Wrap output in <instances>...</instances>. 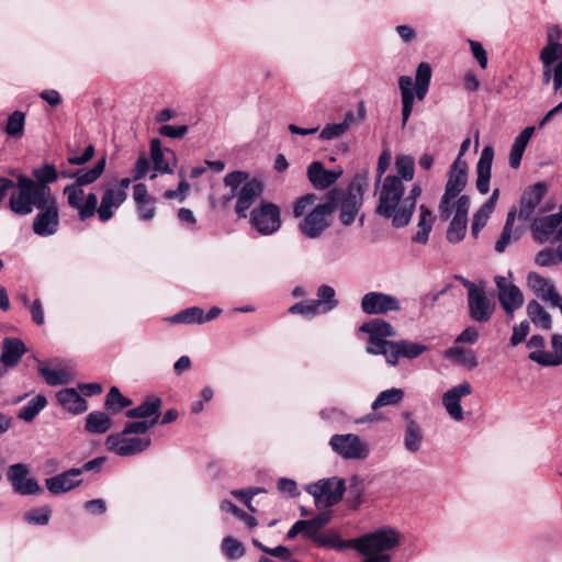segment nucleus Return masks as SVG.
<instances>
[{
    "instance_id": "f257e3e1",
    "label": "nucleus",
    "mask_w": 562,
    "mask_h": 562,
    "mask_svg": "<svg viewBox=\"0 0 562 562\" xmlns=\"http://www.w3.org/2000/svg\"><path fill=\"white\" fill-rule=\"evenodd\" d=\"M359 330L368 334L367 353L384 356L390 367H396L401 358L414 360L428 350V346L408 339L389 340V337L396 335V330L382 318L363 323Z\"/></svg>"
},
{
    "instance_id": "f03ea898",
    "label": "nucleus",
    "mask_w": 562,
    "mask_h": 562,
    "mask_svg": "<svg viewBox=\"0 0 562 562\" xmlns=\"http://www.w3.org/2000/svg\"><path fill=\"white\" fill-rule=\"evenodd\" d=\"M104 169L105 158H102L88 170L70 171L64 169L60 171L61 178L75 180L64 188L63 193L67 199L68 206L75 210L77 215L87 216L91 214L95 203H98V195L94 192L86 193L83 187L94 183L102 176Z\"/></svg>"
},
{
    "instance_id": "7ed1b4c3",
    "label": "nucleus",
    "mask_w": 562,
    "mask_h": 562,
    "mask_svg": "<svg viewBox=\"0 0 562 562\" xmlns=\"http://www.w3.org/2000/svg\"><path fill=\"white\" fill-rule=\"evenodd\" d=\"M369 179L367 175H357L348 188H334L326 194L327 205L331 214L338 211V218L345 226H350L363 205V196L368 190Z\"/></svg>"
},
{
    "instance_id": "20e7f679",
    "label": "nucleus",
    "mask_w": 562,
    "mask_h": 562,
    "mask_svg": "<svg viewBox=\"0 0 562 562\" xmlns=\"http://www.w3.org/2000/svg\"><path fill=\"white\" fill-rule=\"evenodd\" d=\"M378 194V204L375 213L386 220H390L395 228L407 226L406 218L402 216V204L404 201L405 186L402 180L394 175H387L375 184Z\"/></svg>"
},
{
    "instance_id": "39448f33",
    "label": "nucleus",
    "mask_w": 562,
    "mask_h": 562,
    "mask_svg": "<svg viewBox=\"0 0 562 562\" xmlns=\"http://www.w3.org/2000/svg\"><path fill=\"white\" fill-rule=\"evenodd\" d=\"M55 199L49 186L35 183L33 179L20 175L16 190L11 193L9 199V207L13 213L24 216L31 214L34 209H43Z\"/></svg>"
},
{
    "instance_id": "423d86ee",
    "label": "nucleus",
    "mask_w": 562,
    "mask_h": 562,
    "mask_svg": "<svg viewBox=\"0 0 562 562\" xmlns=\"http://www.w3.org/2000/svg\"><path fill=\"white\" fill-rule=\"evenodd\" d=\"M398 543L400 533L384 527L351 540L348 546L366 557L362 562H390L391 555L385 551L396 548Z\"/></svg>"
},
{
    "instance_id": "0eeeda50",
    "label": "nucleus",
    "mask_w": 562,
    "mask_h": 562,
    "mask_svg": "<svg viewBox=\"0 0 562 562\" xmlns=\"http://www.w3.org/2000/svg\"><path fill=\"white\" fill-rule=\"evenodd\" d=\"M467 182L468 164L460 159V157H457L450 166L445 193L442 194L438 205L439 218L442 222L448 221L452 215L453 202L461 196L460 194L464 190Z\"/></svg>"
},
{
    "instance_id": "6e6552de",
    "label": "nucleus",
    "mask_w": 562,
    "mask_h": 562,
    "mask_svg": "<svg viewBox=\"0 0 562 562\" xmlns=\"http://www.w3.org/2000/svg\"><path fill=\"white\" fill-rule=\"evenodd\" d=\"M371 488V480L367 476L355 474L348 480L337 476L318 480L304 486L305 492H364Z\"/></svg>"
},
{
    "instance_id": "1a4fd4ad",
    "label": "nucleus",
    "mask_w": 562,
    "mask_h": 562,
    "mask_svg": "<svg viewBox=\"0 0 562 562\" xmlns=\"http://www.w3.org/2000/svg\"><path fill=\"white\" fill-rule=\"evenodd\" d=\"M331 209L327 202L314 205L299 224V231L310 239L319 238L330 226Z\"/></svg>"
},
{
    "instance_id": "9d476101",
    "label": "nucleus",
    "mask_w": 562,
    "mask_h": 562,
    "mask_svg": "<svg viewBox=\"0 0 562 562\" xmlns=\"http://www.w3.org/2000/svg\"><path fill=\"white\" fill-rule=\"evenodd\" d=\"M250 223L263 236L274 234L281 227L279 206L271 202H261L258 207L251 211Z\"/></svg>"
},
{
    "instance_id": "9b49d317",
    "label": "nucleus",
    "mask_w": 562,
    "mask_h": 562,
    "mask_svg": "<svg viewBox=\"0 0 562 562\" xmlns=\"http://www.w3.org/2000/svg\"><path fill=\"white\" fill-rule=\"evenodd\" d=\"M151 443L149 436L130 437L124 430L120 434H112L106 438V446L110 451L121 457L135 456L144 452Z\"/></svg>"
},
{
    "instance_id": "f8f14e48",
    "label": "nucleus",
    "mask_w": 562,
    "mask_h": 562,
    "mask_svg": "<svg viewBox=\"0 0 562 562\" xmlns=\"http://www.w3.org/2000/svg\"><path fill=\"white\" fill-rule=\"evenodd\" d=\"M360 305L362 312L367 315H384L402 310L401 301L396 296L378 291L366 293Z\"/></svg>"
},
{
    "instance_id": "ddd939ff",
    "label": "nucleus",
    "mask_w": 562,
    "mask_h": 562,
    "mask_svg": "<svg viewBox=\"0 0 562 562\" xmlns=\"http://www.w3.org/2000/svg\"><path fill=\"white\" fill-rule=\"evenodd\" d=\"M494 281L497 286V297L503 310L507 316L513 317L514 313L524 304L522 292L506 277L496 276Z\"/></svg>"
},
{
    "instance_id": "4468645a",
    "label": "nucleus",
    "mask_w": 562,
    "mask_h": 562,
    "mask_svg": "<svg viewBox=\"0 0 562 562\" xmlns=\"http://www.w3.org/2000/svg\"><path fill=\"white\" fill-rule=\"evenodd\" d=\"M126 199L127 195H123L111 186H109L105 188L101 195L100 205L98 206V203H95L91 214L87 216L78 215V218L81 222H85L97 214L100 222L106 223L114 216L115 210L120 209Z\"/></svg>"
},
{
    "instance_id": "2eb2a0df",
    "label": "nucleus",
    "mask_w": 562,
    "mask_h": 562,
    "mask_svg": "<svg viewBox=\"0 0 562 562\" xmlns=\"http://www.w3.org/2000/svg\"><path fill=\"white\" fill-rule=\"evenodd\" d=\"M59 223V207L57 199H55L43 209H38V213L33 220L32 229L37 236L48 237L58 232Z\"/></svg>"
},
{
    "instance_id": "dca6fc26",
    "label": "nucleus",
    "mask_w": 562,
    "mask_h": 562,
    "mask_svg": "<svg viewBox=\"0 0 562 562\" xmlns=\"http://www.w3.org/2000/svg\"><path fill=\"white\" fill-rule=\"evenodd\" d=\"M469 209L470 198L467 194H462L453 202L454 216L452 217L446 233V237L449 243L457 244L464 238Z\"/></svg>"
},
{
    "instance_id": "f3484780",
    "label": "nucleus",
    "mask_w": 562,
    "mask_h": 562,
    "mask_svg": "<svg viewBox=\"0 0 562 562\" xmlns=\"http://www.w3.org/2000/svg\"><path fill=\"white\" fill-rule=\"evenodd\" d=\"M329 445L345 459H363L368 456L367 446L353 434L334 435Z\"/></svg>"
},
{
    "instance_id": "a211bd4d",
    "label": "nucleus",
    "mask_w": 562,
    "mask_h": 562,
    "mask_svg": "<svg viewBox=\"0 0 562 562\" xmlns=\"http://www.w3.org/2000/svg\"><path fill=\"white\" fill-rule=\"evenodd\" d=\"M398 87L402 97V126L407 124L412 114L415 95L418 100H424L429 86L415 83V93L413 89V79L409 76H401L398 79Z\"/></svg>"
},
{
    "instance_id": "6ab92c4d",
    "label": "nucleus",
    "mask_w": 562,
    "mask_h": 562,
    "mask_svg": "<svg viewBox=\"0 0 562 562\" xmlns=\"http://www.w3.org/2000/svg\"><path fill=\"white\" fill-rule=\"evenodd\" d=\"M263 191V184L260 180L254 178L247 181L239 191L236 192L235 198L237 202L235 205V212L240 218L247 217V212L255 203V201L261 195Z\"/></svg>"
},
{
    "instance_id": "aec40b11",
    "label": "nucleus",
    "mask_w": 562,
    "mask_h": 562,
    "mask_svg": "<svg viewBox=\"0 0 562 562\" xmlns=\"http://www.w3.org/2000/svg\"><path fill=\"white\" fill-rule=\"evenodd\" d=\"M547 184L538 182L527 188L521 198L517 216L520 221H528L533 215L536 207L540 204L547 193Z\"/></svg>"
},
{
    "instance_id": "412c9836",
    "label": "nucleus",
    "mask_w": 562,
    "mask_h": 562,
    "mask_svg": "<svg viewBox=\"0 0 562 562\" xmlns=\"http://www.w3.org/2000/svg\"><path fill=\"white\" fill-rule=\"evenodd\" d=\"M472 393V386L464 381L452 389L448 390L442 396V404L449 416L457 422L463 419V409L461 407V398Z\"/></svg>"
},
{
    "instance_id": "4be33fe9",
    "label": "nucleus",
    "mask_w": 562,
    "mask_h": 562,
    "mask_svg": "<svg viewBox=\"0 0 562 562\" xmlns=\"http://www.w3.org/2000/svg\"><path fill=\"white\" fill-rule=\"evenodd\" d=\"M470 317L477 323H487L495 310V303L490 299L485 290L468 296Z\"/></svg>"
},
{
    "instance_id": "5701e85b",
    "label": "nucleus",
    "mask_w": 562,
    "mask_h": 562,
    "mask_svg": "<svg viewBox=\"0 0 562 562\" xmlns=\"http://www.w3.org/2000/svg\"><path fill=\"white\" fill-rule=\"evenodd\" d=\"M561 225L562 212L535 218L531 224L535 240L540 244L549 241L551 237L554 238Z\"/></svg>"
},
{
    "instance_id": "b1692460",
    "label": "nucleus",
    "mask_w": 562,
    "mask_h": 562,
    "mask_svg": "<svg viewBox=\"0 0 562 562\" xmlns=\"http://www.w3.org/2000/svg\"><path fill=\"white\" fill-rule=\"evenodd\" d=\"M29 468L24 463H15L8 468L7 479L14 492H41L37 481L29 477Z\"/></svg>"
},
{
    "instance_id": "393cba45",
    "label": "nucleus",
    "mask_w": 562,
    "mask_h": 562,
    "mask_svg": "<svg viewBox=\"0 0 562 562\" xmlns=\"http://www.w3.org/2000/svg\"><path fill=\"white\" fill-rule=\"evenodd\" d=\"M82 482V469L72 468L45 481L48 492H69Z\"/></svg>"
},
{
    "instance_id": "a878e982",
    "label": "nucleus",
    "mask_w": 562,
    "mask_h": 562,
    "mask_svg": "<svg viewBox=\"0 0 562 562\" xmlns=\"http://www.w3.org/2000/svg\"><path fill=\"white\" fill-rule=\"evenodd\" d=\"M547 43L539 54L541 63H550L562 57V29L559 25H551L547 30Z\"/></svg>"
},
{
    "instance_id": "bb28decb",
    "label": "nucleus",
    "mask_w": 562,
    "mask_h": 562,
    "mask_svg": "<svg viewBox=\"0 0 562 562\" xmlns=\"http://www.w3.org/2000/svg\"><path fill=\"white\" fill-rule=\"evenodd\" d=\"M150 158L155 171L159 173H172L173 168L171 162H176V154L169 148H161V143L158 138L150 140Z\"/></svg>"
},
{
    "instance_id": "cd10ccee",
    "label": "nucleus",
    "mask_w": 562,
    "mask_h": 562,
    "mask_svg": "<svg viewBox=\"0 0 562 562\" xmlns=\"http://www.w3.org/2000/svg\"><path fill=\"white\" fill-rule=\"evenodd\" d=\"M342 171L327 170L319 161L312 162L307 168V177L315 189L329 188L341 176Z\"/></svg>"
},
{
    "instance_id": "c85d7f7f",
    "label": "nucleus",
    "mask_w": 562,
    "mask_h": 562,
    "mask_svg": "<svg viewBox=\"0 0 562 562\" xmlns=\"http://www.w3.org/2000/svg\"><path fill=\"white\" fill-rule=\"evenodd\" d=\"M551 348L549 351H531L529 359L542 367H558L562 364V335L554 334L551 338Z\"/></svg>"
},
{
    "instance_id": "c756f323",
    "label": "nucleus",
    "mask_w": 562,
    "mask_h": 562,
    "mask_svg": "<svg viewBox=\"0 0 562 562\" xmlns=\"http://www.w3.org/2000/svg\"><path fill=\"white\" fill-rule=\"evenodd\" d=\"M494 157L493 148L487 146L484 147L480 159L476 165V188L480 193L486 194L490 190V179H491V169H492V161Z\"/></svg>"
},
{
    "instance_id": "7c9ffc66",
    "label": "nucleus",
    "mask_w": 562,
    "mask_h": 562,
    "mask_svg": "<svg viewBox=\"0 0 562 562\" xmlns=\"http://www.w3.org/2000/svg\"><path fill=\"white\" fill-rule=\"evenodd\" d=\"M527 285L539 299L549 303L559 294L555 286L537 272L528 273Z\"/></svg>"
},
{
    "instance_id": "2f4dec72",
    "label": "nucleus",
    "mask_w": 562,
    "mask_h": 562,
    "mask_svg": "<svg viewBox=\"0 0 562 562\" xmlns=\"http://www.w3.org/2000/svg\"><path fill=\"white\" fill-rule=\"evenodd\" d=\"M161 400L157 396H147L142 404L126 411L125 415L128 418H151L158 422L160 415Z\"/></svg>"
},
{
    "instance_id": "473e14b6",
    "label": "nucleus",
    "mask_w": 562,
    "mask_h": 562,
    "mask_svg": "<svg viewBox=\"0 0 562 562\" xmlns=\"http://www.w3.org/2000/svg\"><path fill=\"white\" fill-rule=\"evenodd\" d=\"M516 217L517 210L516 207H512L507 213L503 232L495 243V250L497 252H503L512 241H516L520 238L521 229L518 227L516 229L513 228Z\"/></svg>"
},
{
    "instance_id": "72a5a7b5",
    "label": "nucleus",
    "mask_w": 562,
    "mask_h": 562,
    "mask_svg": "<svg viewBox=\"0 0 562 562\" xmlns=\"http://www.w3.org/2000/svg\"><path fill=\"white\" fill-rule=\"evenodd\" d=\"M535 133L533 126L525 127L514 139L509 153V166L517 169L520 166L522 155Z\"/></svg>"
},
{
    "instance_id": "f704fd0d",
    "label": "nucleus",
    "mask_w": 562,
    "mask_h": 562,
    "mask_svg": "<svg viewBox=\"0 0 562 562\" xmlns=\"http://www.w3.org/2000/svg\"><path fill=\"white\" fill-rule=\"evenodd\" d=\"M542 64V82L551 85L554 93L562 97V56L557 60Z\"/></svg>"
},
{
    "instance_id": "c9c22d12",
    "label": "nucleus",
    "mask_w": 562,
    "mask_h": 562,
    "mask_svg": "<svg viewBox=\"0 0 562 562\" xmlns=\"http://www.w3.org/2000/svg\"><path fill=\"white\" fill-rule=\"evenodd\" d=\"M56 397L65 409L74 414H81L88 408L86 400L72 387L60 390Z\"/></svg>"
},
{
    "instance_id": "e433bc0d",
    "label": "nucleus",
    "mask_w": 562,
    "mask_h": 562,
    "mask_svg": "<svg viewBox=\"0 0 562 562\" xmlns=\"http://www.w3.org/2000/svg\"><path fill=\"white\" fill-rule=\"evenodd\" d=\"M404 417L407 420L405 434H404V447L407 451L416 453L420 450L423 442V431L420 426L412 419L409 413H404Z\"/></svg>"
},
{
    "instance_id": "4c0bfd02",
    "label": "nucleus",
    "mask_w": 562,
    "mask_h": 562,
    "mask_svg": "<svg viewBox=\"0 0 562 562\" xmlns=\"http://www.w3.org/2000/svg\"><path fill=\"white\" fill-rule=\"evenodd\" d=\"M26 352L25 344L19 338H4L2 341L1 358L12 368L15 367Z\"/></svg>"
},
{
    "instance_id": "58836bf2",
    "label": "nucleus",
    "mask_w": 562,
    "mask_h": 562,
    "mask_svg": "<svg viewBox=\"0 0 562 562\" xmlns=\"http://www.w3.org/2000/svg\"><path fill=\"white\" fill-rule=\"evenodd\" d=\"M435 218L436 217L432 215V212L426 205L422 204L419 206V218L417 223L418 231L413 237L415 243L423 245L427 244Z\"/></svg>"
},
{
    "instance_id": "ea45409f",
    "label": "nucleus",
    "mask_w": 562,
    "mask_h": 562,
    "mask_svg": "<svg viewBox=\"0 0 562 562\" xmlns=\"http://www.w3.org/2000/svg\"><path fill=\"white\" fill-rule=\"evenodd\" d=\"M527 315L536 327L551 329V316L537 300H531L527 304Z\"/></svg>"
},
{
    "instance_id": "a19ab883",
    "label": "nucleus",
    "mask_w": 562,
    "mask_h": 562,
    "mask_svg": "<svg viewBox=\"0 0 562 562\" xmlns=\"http://www.w3.org/2000/svg\"><path fill=\"white\" fill-rule=\"evenodd\" d=\"M112 426L111 418L101 411H94L87 415L86 430L91 434H104Z\"/></svg>"
},
{
    "instance_id": "79ce46f5",
    "label": "nucleus",
    "mask_w": 562,
    "mask_h": 562,
    "mask_svg": "<svg viewBox=\"0 0 562 562\" xmlns=\"http://www.w3.org/2000/svg\"><path fill=\"white\" fill-rule=\"evenodd\" d=\"M445 358L462 364L469 369H474L479 366V361L471 350L462 347H451L445 351Z\"/></svg>"
},
{
    "instance_id": "37998d69",
    "label": "nucleus",
    "mask_w": 562,
    "mask_h": 562,
    "mask_svg": "<svg viewBox=\"0 0 562 562\" xmlns=\"http://www.w3.org/2000/svg\"><path fill=\"white\" fill-rule=\"evenodd\" d=\"M47 400L44 395H36L31 398L18 413V417L24 422L31 423L38 413L45 408Z\"/></svg>"
},
{
    "instance_id": "c03bdc74",
    "label": "nucleus",
    "mask_w": 562,
    "mask_h": 562,
    "mask_svg": "<svg viewBox=\"0 0 562 562\" xmlns=\"http://www.w3.org/2000/svg\"><path fill=\"white\" fill-rule=\"evenodd\" d=\"M38 371L48 385H63L71 382L72 380V373L66 369L40 367Z\"/></svg>"
},
{
    "instance_id": "a18cd8bd",
    "label": "nucleus",
    "mask_w": 562,
    "mask_h": 562,
    "mask_svg": "<svg viewBox=\"0 0 562 562\" xmlns=\"http://www.w3.org/2000/svg\"><path fill=\"white\" fill-rule=\"evenodd\" d=\"M404 398V391L402 389L392 387L382 391L376 398L372 402L371 408L376 411L384 406L396 405Z\"/></svg>"
},
{
    "instance_id": "49530a36",
    "label": "nucleus",
    "mask_w": 562,
    "mask_h": 562,
    "mask_svg": "<svg viewBox=\"0 0 562 562\" xmlns=\"http://www.w3.org/2000/svg\"><path fill=\"white\" fill-rule=\"evenodd\" d=\"M335 289L327 284H322L316 292V300L319 303V312H329L338 306V301L335 299Z\"/></svg>"
},
{
    "instance_id": "de8ad7c7",
    "label": "nucleus",
    "mask_w": 562,
    "mask_h": 562,
    "mask_svg": "<svg viewBox=\"0 0 562 562\" xmlns=\"http://www.w3.org/2000/svg\"><path fill=\"white\" fill-rule=\"evenodd\" d=\"M168 321L175 324H203V310L192 306L172 315Z\"/></svg>"
},
{
    "instance_id": "09e8293b",
    "label": "nucleus",
    "mask_w": 562,
    "mask_h": 562,
    "mask_svg": "<svg viewBox=\"0 0 562 562\" xmlns=\"http://www.w3.org/2000/svg\"><path fill=\"white\" fill-rule=\"evenodd\" d=\"M132 405V400L122 395L116 386H112L105 397L104 406L113 414Z\"/></svg>"
},
{
    "instance_id": "8fccbe9b",
    "label": "nucleus",
    "mask_w": 562,
    "mask_h": 562,
    "mask_svg": "<svg viewBox=\"0 0 562 562\" xmlns=\"http://www.w3.org/2000/svg\"><path fill=\"white\" fill-rule=\"evenodd\" d=\"M422 194V187L419 184H415L409 190L408 194L404 196V201L402 204V218H406L407 225L409 224L412 216L416 209L417 199Z\"/></svg>"
},
{
    "instance_id": "3c124183",
    "label": "nucleus",
    "mask_w": 562,
    "mask_h": 562,
    "mask_svg": "<svg viewBox=\"0 0 562 562\" xmlns=\"http://www.w3.org/2000/svg\"><path fill=\"white\" fill-rule=\"evenodd\" d=\"M25 126V114L21 111H14L8 117L4 132L14 138H19L23 135Z\"/></svg>"
},
{
    "instance_id": "603ef678",
    "label": "nucleus",
    "mask_w": 562,
    "mask_h": 562,
    "mask_svg": "<svg viewBox=\"0 0 562 562\" xmlns=\"http://www.w3.org/2000/svg\"><path fill=\"white\" fill-rule=\"evenodd\" d=\"M32 175L35 178V183L48 186L57 181L60 172L58 173L53 164H45L42 167L34 168Z\"/></svg>"
},
{
    "instance_id": "864d4df0",
    "label": "nucleus",
    "mask_w": 562,
    "mask_h": 562,
    "mask_svg": "<svg viewBox=\"0 0 562 562\" xmlns=\"http://www.w3.org/2000/svg\"><path fill=\"white\" fill-rule=\"evenodd\" d=\"M249 178V173L241 170H236L227 173L224 178V184L231 188L232 193L226 198V201H229L235 198L236 192L241 188L240 186L245 184Z\"/></svg>"
},
{
    "instance_id": "5fc2aeb1",
    "label": "nucleus",
    "mask_w": 562,
    "mask_h": 562,
    "mask_svg": "<svg viewBox=\"0 0 562 562\" xmlns=\"http://www.w3.org/2000/svg\"><path fill=\"white\" fill-rule=\"evenodd\" d=\"M395 169L402 183L413 180L415 173L414 159L405 155L396 157Z\"/></svg>"
},
{
    "instance_id": "6e6d98bb",
    "label": "nucleus",
    "mask_w": 562,
    "mask_h": 562,
    "mask_svg": "<svg viewBox=\"0 0 562 562\" xmlns=\"http://www.w3.org/2000/svg\"><path fill=\"white\" fill-rule=\"evenodd\" d=\"M329 514L328 513H323V514H319L318 516H316L315 518L313 519H310V520H302L303 522L306 524V527H302V533L307 537V538H311L315 541V538H317V530L324 526L325 524H327L329 521Z\"/></svg>"
},
{
    "instance_id": "4d7b16f0",
    "label": "nucleus",
    "mask_w": 562,
    "mask_h": 562,
    "mask_svg": "<svg viewBox=\"0 0 562 562\" xmlns=\"http://www.w3.org/2000/svg\"><path fill=\"white\" fill-rule=\"evenodd\" d=\"M493 211L485 209V206H481L473 215L471 234L474 238H476L482 231V228L486 225L491 214Z\"/></svg>"
},
{
    "instance_id": "13d9d810",
    "label": "nucleus",
    "mask_w": 562,
    "mask_h": 562,
    "mask_svg": "<svg viewBox=\"0 0 562 562\" xmlns=\"http://www.w3.org/2000/svg\"><path fill=\"white\" fill-rule=\"evenodd\" d=\"M316 201V195L313 193H307L295 200L293 205V216L295 218L305 216V214L310 211Z\"/></svg>"
},
{
    "instance_id": "bf43d9fd",
    "label": "nucleus",
    "mask_w": 562,
    "mask_h": 562,
    "mask_svg": "<svg viewBox=\"0 0 562 562\" xmlns=\"http://www.w3.org/2000/svg\"><path fill=\"white\" fill-rule=\"evenodd\" d=\"M289 313L291 314H302L305 316H314L319 313V303L310 301H301L295 303L289 308Z\"/></svg>"
},
{
    "instance_id": "052dcab7",
    "label": "nucleus",
    "mask_w": 562,
    "mask_h": 562,
    "mask_svg": "<svg viewBox=\"0 0 562 562\" xmlns=\"http://www.w3.org/2000/svg\"><path fill=\"white\" fill-rule=\"evenodd\" d=\"M223 550L229 559H238L245 553L243 543L233 537L223 539Z\"/></svg>"
},
{
    "instance_id": "680f3d73",
    "label": "nucleus",
    "mask_w": 562,
    "mask_h": 562,
    "mask_svg": "<svg viewBox=\"0 0 562 562\" xmlns=\"http://www.w3.org/2000/svg\"><path fill=\"white\" fill-rule=\"evenodd\" d=\"M342 498V494H314V503L316 508L323 513H327L326 510L339 503Z\"/></svg>"
},
{
    "instance_id": "e2e57ef3",
    "label": "nucleus",
    "mask_w": 562,
    "mask_h": 562,
    "mask_svg": "<svg viewBox=\"0 0 562 562\" xmlns=\"http://www.w3.org/2000/svg\"><path fill=\"white\" fill-rule=\"evenodd\" d=\"M156 425V419L127 423L124 427L125 435L147 436L146 432Z\"/></svg>"
},
{
    "instance_id": "0e129e2a",
    "label": "nucleus",
    "mask_w": 562,
    "mask_h": 562,
    "mask_svg": "<svg viewBox=\"0 0 562 562\" xmlns=\"http://www.w3.org/2000/svg\"><path fill=\"white\" fill-rule=\"evenodd\" d=\"M346 124L333 123L327 124L319 133L318 138L321 140H331L342 136L346 131Z\"/></svg>"
},
{
    "instance_id": "69168bd1",
    "label": "nucleus",
    "mask_w": 562,
    "mask_h": 562,
    "mask_svg": "<svg viewBox=\"0 0 562 562\" xmlns=\"http://www.w3.org/2000/svg\"><path fill=\"white\" fill-rule=\"evenodd\" d=\"M315 541L323 547L344 549L346 546L341 542L339 535L336 531H327L326 533L318 535Z\"/></svg>"
},
{
    "instance_id": "338daca9",
    "label": "nucleus",
    "mask_w": 562,
    "mask_h": 562,
    "mask_svg": "<svg viewBox=\"0 0 562 562\" xmlns=\"http://www.w3.org/2000/svg\"><path fill=\"white\" fill-rule=\"evenodd\" d=\"M536 263L541 267H549L559 263L555 250L551 248L540 250L537 254Z\"/></svg>"
},
{
    "instance_id": "774afa93",
    "label": "nucleus",
    "mask_w": 562,
    "mask_h": 562,
    "mask_svg": "<svg viewBox=\"0 0 562 562\" xmlns=\"http://www.w3.org/2000/svg\"><path fill=\"white\" fill-rule=\"evenodd\" d=\"M470 48L473 57L477 60L480 67L485 69L487 67L488 58L487 53L483 45L476 41H469Z\"/></svg>"
}]
</instances>
